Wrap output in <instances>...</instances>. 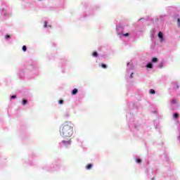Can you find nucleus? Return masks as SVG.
I'll return each mask as SVG.
<instances>
[{
	"mask_svg": "<svg viewBox=\"0 0 180 180\" xmlns=\"http://www.w3.org/2000/svg\"><path fill=\"white\" fill-rule=\"evenodd\" d=\"M60 136L63 139H69L74 134V127L71 122H65L60 127Z\"/></svg>",
	"mask_w": 180,
	"mask_h": 180,
	"instance_id": "1",
	"label": "nucleus"
},
{
	"mask_svg": "<svg viewBox=\"0 0 180 180\" xmlns=\"http://www.w3.org/2000/svg\"><path fill=\"white\" fill-rule=\"evenodd\" d=\"M60 145L63 147H70V146H71V139L68 141H62Z\"/></svg>",
	"mask_w": 180,
	"mask_h": 180,
	"instance_id": "2",
	"label": "nucleus"
},
{
	"mask_svg": "<svg viewBox=\"0 0 180 180\" xmlns=\"http://www.w3.org/2000/svg\"><path fill=\"white\" fill-rule=\"evenodd\" d=\"M158 37L160 39V41H161V42L164 41V35L162 34V32H160L158 33Z\"/></svg>",
	"mask_w": 180,
	"mask_h": 180,
	"instance_id": "3",
	"label": "nucleus"
},
{
	"mask_svg": "<svg viewBox=\"0 0 180 180\" xmlns=\"http://www.w3.org/2000/svg\"><path fill=\"white\" fill-rule=\"evenodd\" d=\"M78 94V89H74L72 91V95H77Z\"/></svg>",
	"mask_w": 180,
	"mask_h": 180,
	"instance_id": "4",
	"label": "nucleus"
},
{
	"mask_svg": "<svg viewBox=\"0 0 180 180\" xmlns=\"http://www.w3.org/2000/svg\"><path fill=\"white\" fill-rule=\"evenodd\" d=\"M27 99H25V98H23L22 99V105H27Z\"/></svg>",
	"mask_w": 180,
	"mask_h": 180,
	"instance_id": "5",
	"label": "nucleus"
},
{
	"mask_svg": "<svg viewBox=\"0 0 180 180\" xmlns=\"http://www.w3.org/2000/svg\"><path fill=\"white\" fill-rule=\"evenodd\" d=\"M86 169H91V168H92V164H89L87 165V166L86 167Z\"/></svg>",
	"mask_w": 180,
	"mask_h": 180,
	"instance_id": "6",
	"label": "nucleus"
},
{
	"mask_svg": "<svg viewBox=\"0 0 180 180\" xmlns=\"http://www.w3.org/2000/svg\"><path fill=\"white\" fill-rule=\"evenodd\" d=\"M158 61V59L157 58H153L152 63H157Z\"/></svg>",
	"mask_w": 180,
	"mask_h": 180,
	"instance_id": "7",
	"label": "nucleus"
},
{
	"mask_svg": "<svg viewBox=\"0 0 180 180\" xmlns=\"http://www.w3.org/2000/svg\"><path fill=\"white\" fill-rule=\"evenodd\" d=\"M150 94H151L152 95H154V94H155V90L151 89L150 90Z\"/></svg>",
	"mask_w": 180,
	"mask_h": 180,
	"instance_id": "8",
	"label": "nucleus"
},
{
	"mask_svg": "<svg viewBox=\"0 0 180 180\" xmlns=\"http://www.w3.org/2000/svg\"><path fill=\"white\" fill-rule=\"evenodd\" d=\"M92 56H93V57H98V52L94 51V52L92 53Z\"/></svg>",
	"mask_w": 180,
	"mask_h": 180,
	"instance_id": "9",
	"label": "nucleus"
},
{
	"mask_svg": "<svg viewBox=\"0 0 180 180\" xmlns=\"http://www.w3.org/2000/svg\"><path fill=\"white\" fill-rule=\"evenodd\" d=\"M102 68L106 69L108 68V65H105V63H101Z\"/></svg>",
	"mask_w": 180,
	"mask_h": 180,
	"instance_id": "10",
	"label": "nucleus"
},
{
	"mask_svg": "<svg viewBox=\"0 0 180 180\" xmlns=\"http://www.w3.org/2000/svg\"><path fill=\"white\" fill-rule=\"evenodd\" d=\"M177 26H178V27H180V18H177Z\"/></svg>",
	"mask_w": 180,
	"mask_h": 180,
	"instance_id": "11",
	"label": "nucleus"
},
{
	"mask_svg": "<svg viewBox=\"0 0 180 180\" xmlns=\"http://www.w3.org/2000/svg\"><path fill=\"white\" fill-rule=\"evenodd\" d=\"M147 68H153V64H152V63H148V64L147 65Z\"/></svg>",
	"mask_w": 180,
	"mask_h": 180,
	"instance_id": "12",
	"label": "nucleus"
},
{
	"mask_svg": "<svg viewBox=\"0 0 180 180\" xmlns=\"http://www.w3.org/2000/svg\"><path fill=\"white\" fill-rule=\"evenodd\" d=\"M47 25H49V22L47 21L44 22V27H47Z\"/></svg>",
	"mask_w": 180,
	"mask_h": 180,
	"instance_id": "13",
	"label": "nucleus"
},
{
	"mask_svg": "<svg viewBox=\"0 0 180 180\" xmlns=\"http://www.w3.org/2000/svg\"><path fill=\"white\" fill-rule=\"evenodd\" d=\"M22 50L23 51H26V50H27V48L26 47V46H22Z\"/></svg>",
	"mask_w": 180,
	"mask_h": 180,
	"instance_id": "14",
	"label": "nucleus"
},
{
	"mask_svg": "<svg viewBox=\"0 0 180 180\" xmlns=\"http://www.w3.org/2000/svg\"><path fill=\"white\" fill-rule=\"evenodd\" d=\"M58 103H59L60 105H63V103H64V101L60 100V101H58Z\"/></svg>",
	"mask_w": 180,
	"mask_h": 180,
	"instance_id": "15",
	"label": "nucleus"
},
{
	"mask_svg": "<svg viewBox=\"0 0 180 180\" xmlns=\"http://www.w3.org/2000/svg\"><path fill=\"white\" fill-rule=\"evenodd\" d=\"M136 162H137L138 164H141V159H136Z\"/></svg>",
	"mask_w": 180,
	"mask_h": 180,
	"instance_id": "16",
	"label": "nucleus"
},
{
	"mask_svg": "<svg viewBox=\"0 0 180 180\" xmlns=\"http://www.w3.org/2000/svg\"><path fill=\"white\" fill-rule=\"evenodd\" d=\"M123 36L125 37H129V33L124 34Z\"/></svg>",
	"mask_w": 180,
	"mask_h": 180,
	"instance_id": "17",
	"label": "nucleus"
},
{
	"mask_svg": "<svg viewBox=\"0 0 180 180\" xmlns=\"http://www.w3.org/2000/svg\"><path fill=\"white\" fill-rule=\"evenodd\" d=\"M6 39H11V35H6Z\"/></svg>",
	"mask_w": 180,
	"mask_h": 180,
	"instance_id": "18",
	"label": "nucleus"
},
{
	"mask_svg": "<svg viewBox=\"0 0 180 180\" xmlns=\"http://www.w3.org/2000/svg\"><path fill=\"white\" fill-rule=\"evenodd\" d=\"M174 117H175V118L178 117V113L174 114Z\"/></svg>",
	"mask_w": 180,
	"mask_h": 180,
	"instance_id": "19",
	"label": "nucleus"
},
{
	"mask_svg": "<svg viewBox=\"0 0 180 180\" xmlns=\"http://www.w3.org/2000/svg\"><path fill=\"white\" fill-rule=\"evenodd\" d=\"M16 98V96H12L11 97V99H15Z\"/></svg>",
	"mask_w": 180,
	"mask_h": 180,
	"instance_id": "20",
	"label": "nucleus"
},
{
	"mask_svg": "<svg viewBox=\"0 0 180 180\" xmlns=\"http://www.w3.org/2000/svg\"><path fill=\"white\" fill-rule=\"evenodd\" d=\"M134 73H133V72L131 73L130 78H133V75H134Z\"/></svg>",
	"mask_w": 180,
	"mask_h": 180,
	"instance_id": "21",
	"label": "nucleus"
},
{
	"mask_svg": "<svg viewBox=\"0 0 180 180\" xmlns=\"http://www.w3.org/2000/svg\"><path fill=\"white\" fill-rule=\"evenodd\" d=\"M172 102V103H176V100H173Z\"/></svg>",
	"mask_w": 180,
	"mask_h": 180,
	"instance_id": "22",
	"label": "nucleus"
},
{
	"mask_svg": "<svg viewBox=\"0 0 180 180\" xmlns=\"http://www.w3.org/2000/svg\"><path fill=\"white\" fill-rule=\"evenodd\" d=\"M160 68H162V65H160Z\"/></svg>",
	"mask_w": 180,
	"mask_h": 180,
	"instance_id": "23",
	"label": "nucleus"
},
{
	"mask_svg": "<svg viewBox=\"0 0 180 180\" xmlns=\"http://www.w3.org/2000/svg\"><path fill=\"white\" fill-rule=\"evenodd\" d=\"M179 88V86H177V89Z\"/></svg>",
	"mask_w": 180,
	"mask_h": 180,
	"instance_id": "24",
	"label": "nucleus"
}]
</instances>
